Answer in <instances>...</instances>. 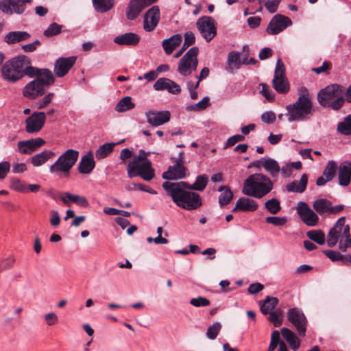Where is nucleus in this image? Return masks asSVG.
Wrapping results in <instances>:
<instances>
[{"instance_id":"f257e3e1","label":"nucleus","mask_w":351,"mask_h":351,"mask_svg":"<svg viewBox=\"0 0 351 351\" xmlns=\"http://www.w3.org/2000/svg\"><path fill=\"white\" fill-rule=\"evenodd\" d=\"M186 186L188 183L184 181L162 184L164 190L178 206L187 210H196L202 205L201 197L195 192L186 191Z\"/></svg>"},{"instance_id":"f03ea898","label":"nucleus","mask_w":351,"mask_h":351,"mask_svg":"<svg viewBox=\"0 0 351 351\" xmlns=\"http://www.w3.org/2000/svg\"><path fill=\"white\" fill-rule=\"evenodd\" d=\"M298 95L295 102L286 107V115L289 122L304 121L309 119L314 114L313 99L306 89L302 90L298 93Z\"/></svg>"},{"instance_id":"7ed1b4c3","label":"nucleus","mask_w":351,"mask_h":351,"mask_svg":"<svg viewBox=\"0 0 351 351\" xmlns=\"http://www.w3.org/2000/svg\"><path fill=\"white\" fill-rule=\"evenodd\" d=\"M271 179L263 173H254L244 181L242 192L244 195L261 199L273 189Z\"/></svg>"},{"instance_id":"20e7f679","label":"nucleus","mask_w":351,"mask_h":351,"mask_svg":"<svg viewBox=\"0 0 351 351\" xmlns=\"http://www.w3.org/2000/svg\"><path fill=\"white\" fill-rule=\"evenodd\" d=\"M346 217H340L329 230L326 243L328 247H332L339 243V249L346 252L348 248L351 247V237L350 226L345 223Z\"/></svg>"},{"instance_id":"39448f33","label":"nucleus","mask_w":351,"mask_h":351,"mask_svg":"<svg viewBox=\"0 0 351 351\" xmlns=\"http://www.w3.org/2000/svg\"><path fill=\"white\" fill-rule=\"evenodd\" d=\"M31 61L25 55L13 58L3 65L1 68L2 77L10 82H16L26 75V68L29 66Z\"/></svg>"},{"instance_id":"423d86ee","label":"nucleus","mask_w":351,"mask_h":351,"mask_svg":"<svg viewBox=\"0 0 351 351\" xmlns=\"http://www.w3.org/2000/svg\"><path fill=\"white\" fill-rule=\"evenodd\" d=\"M127 173L129 178L140 176L145 181H150L155 177V171L151 161L146 159L142 162L141 156H134L128 163Z\"/></svg>"},{"instance_id":"0eeeda50","label":"nucleus","mask_w":351,"mask_h":351,"mask_svg":"<svg viewBox=\"0 0 351 351\" xmlns=\"http://www.w3.org/2000/svg\"><path fill=\"white\" fill-rule=\"evenodd\" d=\"M26 75L34 80L27 84L25 88L50 86L55 82V75L51 71L46 68L40 69L31 64L26 68Z\"/></svg>"},{"instance_id":"6e6552de","label":"nucleus","mask_w":351,"mask_h":351,"mask_svg":"<svg viewBox=\"0 0 351 351\" xmlns=\"http://www.w3.org/2000/svg\"><path fill=\"white\" fill-rule=\"evenodd\" d=\"M78 157V151L72 149H67L50 166V173L58 176L63 174L65 176H68L71 169L77 162Z\"/></svg>"},{"instance_id":"1a4fd4ad","label":"nucleus","mask_w":351,"mask_h":351,"mask_svg":"<svg viewBox=\"0 0 351 351\" xmlns=\"http://www.w3.org/2000/svg\"><path fill=\"white\" fill-rule=\"evenodd\" d=\"M341 90V89H320L317 94L319 104L324 108L338 110L345 101Z\"/></svg>"},{"instance_id":"9d476101","label":"nucleus","mask_w":351,"mask_h":351,"mask_svg":"<svg viewBox=\"0 0 351 351\" xmlns=\"http://www.w3.org/2000/svg\"><path fill=\"white\" fill-rule=\"evenodd\" d=\"M198 53L199 48L197 47H193L180 60L178 71L181 75L184 76L189 75L197 69Z\"/></svg>"},{"instance_id":"9b49d317","label":"nucleus","mask_w":351,"mask_h":351,"mask_svg":"<svg viewBox=\"0 0 351 351\" xmlns=\"http://www.w3.org/2000/svg\"><path fill=\"white\" fill-rule=\"evenodd\" d=\"M196 27L202 38L206 41H211L217 34V22L211 16H204L196 21Z\"/></svg>"},{"instance_id":"f8f14e48","label":"nucleus","mask_w":351,"mask_h":351,"mask_svg":"<svg viewBox=\"0 0 351 351\" xmlns=\"http://www.w3.org/2000/svg\"><path fill=\"white\" fill-rule=\"evenodd\" d=\"M287 320L295 328L301 337H304L308 320L303 311L296 307L289 309L287 313Z\"/></svg>"},{"instance_id":"ddd939ff","label":"nucleus","mask_w":351,"mask_h":351,"mask_svg":"<svg viewBox=\"0 0 351 351\" xmlns=\"http://www.w3.org/2000/svg\"><path fill=\"white\" fill-rule=\"evenodd\" d=\"M291 25L292 21L289 17L276 14L269 21L266 31L270 35H276Z\"/></svg>"},{"instance_id":"4468645a","label":"nucleus","mask_w":351,"mask_h":351,"mask_svg":"<svg viewBox=\"0 0 351 351\" xmlns=\"http://www.w3.org/2000/svg\"><path fill=\"white\" fill-rule=\"evenodd\" d=\"M297 213L302 221L308 226H315L319 221L318 215L304 202H299L297 205Z\"/></svg>"},{"instance_id":"2eb2a0df","label":"nucleus","mask_w":351,"mask_h":351,"mask_svg":"<svg viewBox=\"0 0 351 351\" xmlns=\"http://www.w3.org/2000/svg\"><path fill=\"white\" fill-rule=\"evenodd\" d=\"M160 19V9L158 5L151 7L143 16V29L150 32L157 27Z\"/></svg>"},{"instance_id":"dca6fc26","label":"nucleus","mask_w":351,"mask_h":351,"mask_svg":"<svg viewBox=\"0 0 351 351\" xmlns=\"http://www.w3.org/2000/svg\"><path fill=\"white\" fill-rule=\"evenodd\" d=\"M45 121V114L43 112H34L25 121V130L29 134L38 132Z\"/></svg>"},{"instance_id":"f3484780","label":"nucleus","mask_w":351,"mask_h":351,"mask_svg":"<svg viewBox=\"0 0 351 351\" xmlns=\"http://www.w3.org/2000/svg\"><path fill=\"white\" fill-rule=\"evenodd\" d=\"M157 0H130L126 9V16L129 20H134L142 10L151 5Z\"/></svg>"},{"instance_id":"a211bd4d","label":"nucleus","mask_w":351,"mask_h":351,"mask_svg":"<svg viewBox=\"0 0 351 351\" xmlns=\"http://www.w3.org/2000/svg\"><path fill=\"white\" fill-rule=\"evenodd\" d=\"M148 123L154 127H157L168 122L171 114L167 110L156 111L150 110L145 113Z\"/></svg>"},{"instance_id":"6ab92c4d","label":"nucleus","mask_w":351,"mask_h":351,"mask_svg":"<svg viewBox=\"0 0 351 351\" xmlns=\"http://www.w3.org/2000/svg\"><path fill=\"white\" fill-rule=\"evenodd\" d=\"M45 144L44 139L36 138L18 143V150L22 154H31Z\"/></svg>"},{"instance_id":"aec40b11","label":"nucleus","mask_w":351,"mask_h":351,"mask_svg":"<svg viewBox=\"0 0 351 351\" xmlns=\"http://www.w3.org/2000/svg\"><path fill=\"white\" fill-rule=\"evenodd\" d=\"M176 164L169 166L167 171L163 172L162 177L165 180H173L182 179L186 176V168L181 163V160L179 162H175Z\"/></svg>"},{"instance_id":"412c9836","label":"nucleus","mask_w":351,"mask_h":351,"mask_svg":"<svg viewBox=\"0 0 351 351\" xmlns=\"http://www.w3.org/2000/svg\"><path fill=\"white\" fill-rule=\"evenodd\" d=\"M0 10L7 14H22L25 10L22 0H0Z\"/></svg>"},{"instance_id":"4be33fe9","label":"nucleus","mask_w":351,"mask_h":351,"mask_svg":"<svg viewBox=\"0 0 351 351\" xmlns=\"http://www.w3.org/2000/svg\"><path fill=\"white\" fill-rule=\"evenodd\" d=\"M272 82L273 88H289V82L285 75V66L280 59L277 60Z\"/></svg>"},{"instance_id":"5701e85b","label":"nucleus","mask_w":351,"mask_h":351,"mask_svg":"<svg viewBox=\"0 0 351 351\" xmlns=\"http://www.w3.org/2000/svg\"><path fill=\"white\" fill-rule=\"evenodd\" d=\"M141 40L138 34L134 32H127L119 35L113 39L115 44L121 46H136Z\"/></svg>"},{"instance_id":"b1692460","label":"nucleus","mask_w":351,"mask_h":351,"mask_svg":"<svg viewBox=\"0 0 351 351\" xmlns=\"http://www.w3.org/2000/svg\"><path fill=\"white\" fill-rule=\"evenodd\" d=\"M95 162L91 151L88 152L81 158L78 165V171L82 174H89L94 169Z\"/></svg>"},{"instance_id":"393cba45","label":"nucleus","mask_w":351,"mask_h":351,"mask_svg":"<svg viewBox=\"0 0 351 351\" xmlns=\"http://www.w3.org/2000/svg\"><path fill=\"white\" fill-rule=\"evenodd\" d=\"M258 205L257 202L248 197H240L236 202L234 208L232 209V212L238 210L244 212H252L258 209Z\"/></svg>"},{"instance_id":"a878e982","label":"nucleus","mask_w":351,"mask_h":351,"mask_svg":"<svg viewBox=\"0 0 351 351\" xmlns=\"http://www.w3.org/2000/svg\"><path fill=\"white\" fill-rule=\"evenodd\" d=\"M339 184L341 186H348L351 180V163L348 161L342 162L338 168Z\"/></svg>"},{"instance_id":"bb28decb","label":"nucleus","mask_w":351,"mask_h":351,"mask_svg":"<svg viewBox=\"0 0 351 351\" xmlns=\"http://www.w3.org/2000/svg\"><path fill=\"white\" fill-rule=\"evenodd\" d=\"M182 36L180 34L173 35L162 41V45L167 55H170L181 44Z\"/></svg>"},{"instance_id":"cd10ccee","label":"nucleus","mask_w":351,"mask_h":351,"mask_svg":"<svg viewBox=\"0 0 351 351\" xmlns=\"http://www.w3.org/2000/svg\"><path fill=\"white\" fill-rule=\"evenodd\" d=\"M30 34L24 31H13L7 34L4 37V41L8 45H12L16 43L28 40Z\"/></svg>"},{"instance_id":"c85d7f7f","label":"nucleus","mask_w":351,"mask_h":351,"mask_svg":"<svg viewBox=\"0 0 351 351\" xmlns=\"http://www.w3.org/2000/svg\"><path fill=\"white\" fill-rule=\"evenodd\" d=\"M61 199L62 202L67 206H69V204L67 200L74 202L77 206L83 208H86L89 205L88 201L84 196H80L79 195H73L69 192L64 193L61 197Z\"/></svg>"},{"instance_id":"c756f323","label":"nucleus","mask_w":351,"mask_h":351,"mask_svg":"<svg viewBox=\"0 0 351 351\" xmlns=\"http://www.w3.org/2000/svg\"><path fill=\"white\" fill-rule=\"evenodd\" d=\"M308 183V176L304 173L299 181L294 180L286 186L288 192L303 193L306 188Z\"/></svg>"},{"instance_id":"7c9ffc66","label":"nucleus","mask_w":351,"mask_h":351,"mask_svg":"<svg viewBox=\"0 0 351 351\" xmlns=\"http://www.w3.org/2000/svg\"><path fill=\"white\" fill-rule=\"evenodd\" d=\"M54 156V153L49 150H45L34 155L29 158V161L34 167H39L46 163Z\"/></svg>"},{"instance_id":"2f4dec72","label":"nucleus","mask_w":351,"mask_h":351,"mask_svg":"<svg viewBox=\"0 0 351 351\" xmlns=\"http://www.w3.org/2000/svg\"><path fill=\"white\" fill-rule=\"evenodd\" d=\"M263 169L272 178L277 177L280 170L278 162L276 160L269 157H265Z\"/></svg>"},{"instance_id":"473e14b6","label":"nucleus","mask_w":351,"mask_h":351,"mask_svg":"<svg viewBox=\"0 0 351 351\" xmlns=\"http://www.w3.org/2000/svg\"><path fill=\"white\" fill-rule=\"evenodd\" d=\"M278 304L277 298L267 296L264 301L260 302L261 311L265 315L268 314L274 311Z\"/></svg>"},{"instance_id":"72a5a7b5","label":"nucleus","mask_w":351,"mask_h":351,"mask_svg":"<svg viewBox=\"0 0 351 351\" xmlns=\"http://www.w3.org/2000/svg\"><path fill=\"white\" fill-rule=\"evenodd\" d=\"M92 1L95 10L100 13L107 12L114 5V0H92Z\"/></svg>"},{"instance_id":"f704fd0d","label":"nucleus","mask_w":351,"mask_h":351,"mask_svg":"<svg viewBox=\"0 0 351 351\" xmlns=\"http://www.w3.org/2000/svg\"><path fill=\"white\" fill-rule=\"evenodd\" d=\"M118 143H107L101 145L95 152V157L98 160L105 158L113 151L114 147Z\"/></svg>"},{"instance_id":"c9c22d12","label":"nucleus","mask_w":351,"mask_h":351,"mask_svg":"<svg viewBox=\"0 0 351 351\" xmlns=\"http://www.w3.org/2000/svg\"><path fill=\"white\" fill-rule=\"evenodd\" d=\"M208 182V176L206 174L198 176L195 182L192 184L188 183L186 188L191 190L202 191L207 186Z\"/></svg>"},{"instance_id":"e433bc0d","label":"nucleus","mask_w":351,"mask_h":351,"mask_svg":"<svg viewBox=\"0 0 351 351\" xmlns=\"http://www.w3.org/2000/svg\"><path fill=\"white\" fill-rule=\"evenodd\" d=\"M218 191L221 192L219 197V204L221 206L227 205L233 197V193L232 191L227 186H221Z\"/></svg>"},{"instance_id":"4c0bfd02","label":"nucleus","mask_w":351,"mask_h":351,"mask_svg":"<svg viewBox=\"0 0 351 351\" xmlns=\"http://www.w3.org/2000/svg\"><path fill=\"white\" fill-rule=\"evenodd\" d=\"M135 107V104L132 101V98L129 96L122 98L117 104L115 110L118 112H123L132 110Z\"/></svg>"},{"instance_id":"58836bf2","label":"nucleus","mask_w":351,"mask_h":351,"mask_svg":"<svg viewBox=\"0 0 351 351\" xmlns=\"http://www.w3.org/2000/svg\"><path fill=\"white\" fill-rule=\"evenodd\" d=\"M331 202L329 200L322 198L314 201L313 207L317 213L319 215H323L326 213H328L329 206Z\"/></svg>"},{"instance_id":"ea45409f","label":"nucleus","mask_w":351,"mask_h":351,"mask_svg":"<svg viewBox=\"0 0 351 351\" xmlns=\"http://www.w3.org/2000/svg\"><path fill=\"white\" fill-rule=\"evenodd\" d=\"M67 66L62 58H59L54 63V73L58 77H62L67 74Z\"/></svg>"},{"instance_id":"a19ab883","label":"nucleus","mask_w":351,"mask_h":351,"mask_svg":"<svg viewBox=\"0 0 351 351\" xmlns=\"http://www.w3.org/2000/svg\"><path fill=\"white\" fill-rule=\"evenodd\" d=\"M306 235L309 239L319 245L325 243V234L322 230H310L307 232Z\"/></svg>"},{"instance_id":"79ce46f5","label":"nucleus","mask_w":351,"mask_h":351,"mask_svg":"<svg viewBox=\"0 0 351 351\" xmlns=\"http://www.w3.org/2000/svg\"><path fill=\"white\" fill-rule=\"evenodd\" d=\"M10 188L20 193H27V188L26 183L19 178H13L10 181Z\"/></svg>"},{"instance_id":"37998d69","label":"nucleus","mask_w":351,"mask_h":351,"mask_svg":"<svg viewBox=\"0 0 351 351\" xmlns=\"http://www.w3.org/2000/svg\"><path fill=\"white\" fill-rule=\"evenodd\" d=\"M337 167V163L334 160H330L327 162L323 171V176L326 178V180L331 181L335 178Z\"/></svg>"},{"instance_id":"c03bdc74","label":"nucleus","mask_w":351,"mask_h":351,"mask_svg":"<svg viewBox=\"0 0 351 351\" xmlns=\"http://www.w3.org/2000/svg\"><path fill=\"white\" fill-rule=\"evenodd\" d=\"M337 130L342 134H351V114L347 116L342 122L337 125Z\"/></svg>"},{"instance_id":"a18cd8bd","label":"nucleus","mask_w":351,"mask_h":351,"mask_svg":"<svg viewBox=\"0 0 351 351\" xmlns=\"http://www.w3.org/2000/svg\"><path fill=\"white\" fill-rule=\"evenodd\" d=\"M155 88H180V85L168 78H159L154 84Z\"/></svg>"},{"instance_id":"49530a36","label":"nucleus","mask_w":351,"mask_h":351,"mask_svg":"<svg viewBox=\"0 0 351 351\" xmlns=\"http://www.w3.org/2000/svg\"><path fill=\"white\" fill-rule=\"evenodd\" d=\"M265 207L273 215L277 214L281 209L280 201L276 198H272L265 202Z\"/></svg>"},{"instance_id":"de8ad7c7","label":"nucleus","mask_w":351,"mask_h":351,"mask_svg":"<svg viewBox=\"0 0 351 351\" xmlns=\"http://www.w3.org/2000/svg\"><path fill=\"white\" fill-rule=\"evenodd\" d=\"M268 320L273 323L275 327H279L282 323V311L280 309H276L269 313Z\"/></svg>"},{"instance_id":"09e8293b","label":"nucleus","mask_w":351,"mask_h":351,"mask_svg":"<svg viewBox=\"0 0 351 351\" xmlns=\"http://www.w3.org/2000/svg\"><path fill=\"white\" fill-rule=\"evenodd\" d=\"M209 101L210 99L208 97H204L201 101H199L197 104L188 106L186 107V110L191 111H199L204 110L210 105Z\"/></svg>"},{"instance_id":"8fccbe9b","label":"nucleus","mask_w":351,"mask_h":351,"mask_svg":"<svg viewBox=\"0 0 351 351\" xmlns=\"http://www.w3.org/2000/svg\"><path fill=\"white\" fill-rule=\"evenodd\" d=\"M221 328V325L219 322H215L213 325L207 328L206 336L209 339H215Z\"/></svg>"},{"instance_id":"3c124183","label":"nucleus","mask_w":351,"mask_h":351,"mask_svg":"<svg viewBox=\"0 0 351 351\" xmlns=\"http://www.w3.org/2000/svg\"><path fill=\"white\" fill-rule=\"evenodd\" d=\"M45 89H23V95L29 99H36L43 95Z\"/></svg>"},{"instance_id":"603ef678","label":"nucleus","mask_w":351,"mask_h":351,"mask_svg":"<svg viewBox=\"0 0 351 351\" xmlns=\"http://www.w3.org/2000/svg\"><path fill=\"white\" fill-rule=\"evenodd\" d=\"M61 30L62 25L53 23L49 25L47 29L45 30L43 34L47 37H51L60 34L61 32Z\"/></svg>"},{"instance_id":"864d4df0","label":"nucleus","mask_w":351,"mask_h":351,"mask_svg":"<svg viewBox=\"0 0 351 351\" xmlns=\"http://www.w3.org/2000/svg\"><path fill=\"white\" fill-rule=\"evenodd\" d=\"M265 222L276 226H282L287 222V219L286 217L271 216L265 218Z\"/></svg>"},{"instance_id":"5fc2aeb1","label":"nucleus","mask_w":351,"mask_h":351,"mask_svg":"<svg viewBox=\"0 0 351 351\" xmlns=\"http://www.w3.org/2000/svg\"><path fill=\"white\" fill-rule=\"evenodd\" d=\"M190 304L195 307L207 306L210 304V300L204 297L199 296L191 299Z\"/></svg>"},{"instance_id":"6e6d98bb","label":"nucleus","mask_w":351,"mask_h":351,"mask_svg":"<svg viewBox=\"0 0 351 351\" xmlns=\"http://www.w3.org/2000/svg\"><path fill=\"white\" fill-rule=\"evenodd\" d=\"M195 42V34L192 32H186L184 36L183 49H186Z\"/></svg>"},{"instance_id":"4d7b16f0","label":"nucleus","mask_w":351,"mask_h":351,"mask_svg":"<svg viewBox=\"0 0 351 351\" xmlns=\"http://www.w3.org/2000/svg\"><path fill=\"white\" fill-rule=\"evenodd\" d=\"M228 62L230 66L238 68L241 62L239 53L234 51L230 52L228 56Z\"/></svg>"},{"instance_id":"13d9d810","label":"nucleus","mask_w":351,"mask_h":351,"mask_svg":"<svg viewBox=\"0 0 351 351\" xmlns=\"http://www.w3.org/2000/svg\"><path fill=\"white\" fill-rule=\"evenodd\" d=\"M323 253L333 262L341 261L343 258V254L338 251L324 250Z\"/></svg>"},{"instance_id":"bf43d9fd","label":"nucleus","mask_w":351,"mask_h":351,"mask_svg":"<svg viewBox=\"0 0 351 351\" xmlns=\"http://www.w3.org/2000/svg\"><path fill=\"white\" fill-rule=\"evenodd\" d=\"M280 1L281 0H267L265 3V6L270 13H275L278 10Z\"/></svg>"},{"instance_id":"052dcab7","label":"nucleus","mask_w":351,"mask_h":351,"mask_svg":"<svg viewBox=\"0 0 351 351\" xmlns=\"http://www.w3.org/2000/svg\"><path fill=\"white\" fill-rule=\"evenodd\" d=\"M258 93H260L265 98L264 102H271L275 99V93L273 91L272 89H261Z\"/></svg>"},{"instance_id":"680f3d73","label":"nucleus","mask_w":351,"mask_h":351,"mask_svg":"<svg viewBox=\"0 0 351 351\" xmlns=\"http://www.w3.org/2000/svg\"><path fill=\"white\" fill-rule=\"evenodd\" d=\"M15 258L12 256L8 257L0 263V272L10 269L14 266Z\"/></svg>"},{"instance_id":"e2e57ef3","label":"nucleus","mask_w":351,"mask_h":351,"mask_svg":"<svg viewBox=\"0 0 351 351\" xmlns=\"http://www.w3.org/2000/svg\"><path fill=\"white\" fill-rule=\"evenodd\" d=\"M276 119V114L272 111H267L262 114L261 120L267 124L273 123Z\"/></svg>"},{"instance_id":"0e129e2a","label":"nucleus","mask_w":351,"mask_h":351,"mask_svg":"<svg viewBox=\"0 0 351 351\" xmlns=\"http://www.w3.org/2000/svg\"><path fill=\"white\" fill-rule=\"evenodd\" d=\"M245 136L242 134H236L228 138L226 142V147H232L237 143L243 141Z\"/></svg>"},{"instance_id":"69168bd1","label":"nucleus","mask_w":351,"mask_h":351,"mask_svg":"<svg viewBox=\"0 0 351 351\" xmlns=\"http://www.w3.org/2000/svg\"><path fill=\"white\" fill-rule=\"evenodd\" d=\"M10 165L8 162H0V179H4L10 171Z\"/></svg>"},{"instance_id":"338daca9","label":"nucleus","mask_w":351,"mask_h":351,"mask_svg":"<svg viewBox=\"0 0 351 351\" xmlns=\"http://www.w3.org/2000/svg\"><path fill=\"white\" fill-rule=\"evenodd\" d=\"M46 324L51 326L55 325L58 322V317L54 313H49L45 315Z\"/></svg>"},{"instance_id":"774afa93","label":"nucleus","mask_w":351,"mask_h":351,"mask_svg":"<svg viewBox=\"0 0 351 351\" xmlns=\"http://www.w3.org/2000/svg\"><path fill=\"white\" fill-rule=\"evenodd\" d=\"M50 224L53 226H58L60 222V217L57 210L51 211Z\"/></svg>"}]
</instances>
